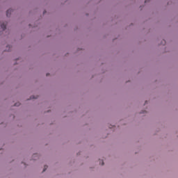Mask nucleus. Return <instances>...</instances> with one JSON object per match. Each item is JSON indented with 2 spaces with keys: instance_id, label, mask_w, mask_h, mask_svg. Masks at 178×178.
<instances>
[{
  "instance_id": "423d86ee",
  "label": "nucleus",
  "mask_w": 178,
  "mask_h": 178,
  "mask_svg": "<svg viewBox=\"0 0 178 178\" xmlns=\"http://www.w3.org/2000/svg\"><path fill=\"white\" fill-rule=\"evenodd\" d=\"M7 48H9V49H8L7 51H10V45H8Z\"/></svg>"
},
{
  "instance_id": "0eeeda50",
  "label": "nucleus",
  "mask_w": 178,
  "mask_h": 178,
  "mask_svg": "<svg viewBox=\"0 0 178 178\" xmlns=\"http://www.w3.org/2000/svg\"><path fill=\"white\" fill-rule=\"evenodd\" d=\"M100 164H101L102 166L104 165V161H100Z\"/></svg>"
},
{
  "instance_id": "ddd939ff",
  "label": "nucleus",
  "mask_w": 178,
  "mask_h": 178,
  "mask_svg": "<svg viewBox=\"0 0 178 178\" xmlns=\"http://www.w3.org/2000/svg\"><path fill=\"white\" fill-rule=\"evenodd\" d=\"M145 104H147V102H145Z\"/></svg>"
},
{
  "instance_id": "f8f14e48",
  "label": "nucleus",
  "mask_w": 178,
  "mask_h": 178,
  "mask_svg": "<svg viewBox=\"0 0 178 178\" xmlns=\"http://www.w3.org/2000/svg\"><path fill=\"white\" fill-rule=\"evenodd\" d=\"M46 11H44L43 13H45Z\"/></svg>"
},
{
  "instance_id": "f257e3e1",
  "label": "nucleus",
  "mask_w": 178,
  "mask_h": 178,
  "mask_svg": "<svg viewBox=\"0 0 178 178\" xmlns=\"http://www.w3.org/2000/svg\"><path fill=\"white\" fill-rule=\"evenodd\" d=\"M0 27L3 31H5L6 30V23L0 22Z\"/></svg>"
},
{
  "instance_id": "9b49d317",
  "label": "nucleus",
  "mask_w": 178,
  "mask_h": 178,
  "mask_svg": "<svg viewBox=\"0 0 178 178\" xmlns=\"http://www.w3.org/2000/svg\"><path fill=\"white\" fill-rule=\"evenodd\" d=\"M164 41V44L165 43V40H163Z\"/></svg>"
},
{
  "instance_id": "9d476101",
  "label": "nucleus",
  "mask_w": 178,
  "mask_h": 178,
  "mask_svg": "<svg viewBox=\"0 0 178 178\" xmlns=\"http://www.w3.org/2000/svg\"><path fill=\"white\" fill-rule=\"evenodd\" d=\"M147 0L145 1V2L147 3Z\"/></svg>"
},
{
  "instance_id": "1a4fd4ad",
  "label": "nucleus",
  "mask_w": 178,
  "mask_h": 178,
  "mask_svg": "<svg viewBox=\"0 0 178 178\" xmlns=\"http://www.w3.org/2000/svg\"><path fill=\"white\" fill-rule=\"evenodd\" d=\"M49 74H47V76H49Z\"/></svg>"
},
{
  "instance_id": "20e7f679",
  "label": "nucleus",
  "mask_w": 178,
  "mask_h": 178,
  "mask_svg": "<svg viewBox=\"0 0 178 178\" xmlns=\"http://www.w3.org/2000/svg\"><path fill=\"white\" fill-rule=\"evenodd\" d=\"M31 99H37V97L31 96Z\"/></svg>"
},
{
  "instance_id": "7ed1b4c3",
  "label": "nucleus",
  "mask_w": 178,
  "mask_h": 178,
  "mask_svg": "<svg viewBox=\"0 0 178 178\" xmlns=\"http://www.w3.org/2000/svg\"><path fill=\"white\" fill-rule=\"evenodd\" d=\"M47 169H48V165H44L43 172H45V170H47Z\"/></svg>"
},
{
  "instance_id": "6e6552de",
  "label": "nucleus",
  "mask_w": 178,
  "mask_h": 178,
  "mask_svg": "<svg viewBox=\"0 0 178 178\" xmlns=\"http://www.w3.org/2000/svg\"><path fill=\"white\" fill-rule=\"evenodd\" d=\"M35 156H37V154H33V158H35Z\"/></svg>"
},
{
  "instance_id": "39448f33",
  "label": "nucleus",
  "mask_w": 178,
  "mask_h": 178,
  "mask_svg": "<svg viewBox=\"0 0 178 178\" xmlns=\"http://www.w3.org/2000/svg\"><path fill=\"white\" fill-rule=\"evenodd\" d=\"M19 105H20V103H16V104H15V106H19Z\"/></svg>"
},
{
  "instance_id": "f03ea898",
  "label": "nucleus",
  "mask_w": 178,
  "mask_h": 178,
  "mask_svg": "<svg viewBox=\"0 0 178 178\" xmlns=\"http://www.w3.org/2000/svg\"><path fill=\"white\" fill-rule=\"evenodd\" d=\"M10 13H12V9H8L6 11V16H7V17H9V16H10Z\"/></svg>"
}]
</instances>
